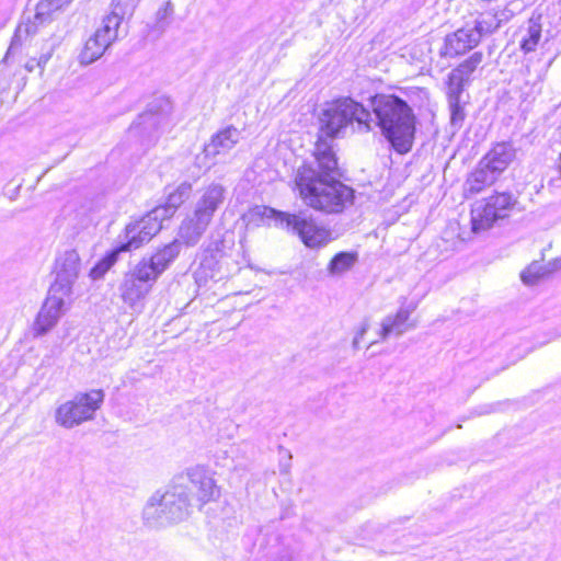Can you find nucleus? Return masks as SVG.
I'll return each instance as SVG.
<instances>
[{
  "instance_id": "1",
  "label": "nucleus",
  "mask_w": 561,
  "mask_h": 561,
  "mask_svg": "<svg viewBox=\"0 0 561 561\" xmlns=\"http://www.w3.org/2000/svg\"><path fill=\"white\" fill-rule=\"evenodd\" d=\"M314 162L299 167L295 185L306 205L328 214H339L354 202V191L336 179L337 159L331 141L319 137Z\"/></svg>"
},
{
  "instance_id": "2",
  "label": "nucleus",
  "mask_w": 561,
  "mask_h": 561,
  "mask_svg": "<svg viewBox=\"0 0 561 561\" xmlns=\"http://www.w3.org/2000/svg\"><path fill=\"white\" fill-rule=\"evenodd\" d=\"M375 119L382 136L398 153L412 149L415 135V115L410 105L393 94H376L370 99Z\"/></svg>"
},
{
  "instance_id": "3",
  "label": "nucleus",
  "mask_w": 561,
  "mask_h": 561,
  "mask_svg": "<svg viewBox=\"0 0 561 561\" xmlns=\"http://www.w3.org/2000/svg\"><path fill=\"white\" fill-rule=\"evenodd\" d=\"M193 503L185 484L176 479L163 492H154L142 511V518L152 528L165 527L186 519L192 513Z\"/></svg>"
},
{
  "instance_id": "4",
  "label": "nucleus",
  "mask_w": 561,
  "mask_h": 561,
  "mask_svg": "<svg viewBox=\"0 0 561 561\" xmlns=\"http://www.w3.org/2000/svg\"><path fill=\"white\" fill-rule=\"evenodd\" d=\"M227 193V188L217 182H211L198 191L192 215L182 221L179 229V237L187 247L198 243L215 214L225 204Z\"/></svg>"
},
{
  "instance_id": "5",
  "label": "nucleus",
  "mask_w": 561,
  "mask_h": 561,
  "mask_svg": "<svg viewBox=\"0 0 561 561\" xmlns=\"http://www.w3.org/2000/svg\"><path fill=\"white\" fill-rule=\"evenodd\" d=\"M319 123L320 133L331 140L342 136L350 126L359 133L373 129L371 113L351 98L328 103L319 116Z\"/></svg>"
},
{
  "instance_id": "6",
  "label": "nucleus",
  "mask_w": 561,
  "mask_h": 561,
  "mask_svg": "<svg viewBox=\"0 0 561 561\" xmlns=\"http://www.w3.org/2000/svg\"><path fill=\"white\" fill-rule=\"evenodd\" d=\"M262 216L273 218L276 226L297 234L310 249L325 247L333 240L332 231L306 211L290 214L264 207Z\"/></svg>"
},
{
  "instance_id": "7",
  "label": "nucleus",
  "mask_w": 561,
  "mask_h": 561,
  "mask_svg": "<svg viewBox=\"0 0 561 561\" xmlns=\"http://www.w3.org/2000/svg\"><path fill=\"white\" fill-rule=\"evenodd\" d=\"M104 391L101 389L78 392L71 400L57 407L55 422L59 426L70 430L93 420L104 401Z\"/></svg>"
},
{
  "instance_id": "8",
  "label": "nucleus",
  "mask_w": 561,
  "mask_h": 561,
  "mask_svg": "<svg viewBox=\"0 0 561 561\" xmlns=\"http://www.w3.org/2000/svg\"><path fill=\"white\" fill-rule=\"evenodd\" d=\"M121 1L122 0L112 1V12L103 18L95 33L85 42L79 55L82 65H90L98 60L117 38L118 27L125 14Z\"/></svg>"
},
{
  "instance_id": "9",
  "label": "nucleus",
  "mask_w": 561,
  "mask_h": 561,
  "mask_svg": "<svg viewBox=\"0 0 561 561\" xmlns=\"http://www.w3.org/2000/svg\"><path fill=\"white\" fill-rule=\"evenodd\" d=\"M517 201L511 193H496L476 202L471 208V231L482 233L493 225L508 217Z\"/></svg>"
},
{
  "instance_id": "10",
  "label": "nucleus",
  "mask_w": 561,
  "mask_h": 561,
  "mask_svg": "<svg viewBox=\"0 0 561 561\" xmlns=\"http://www.w3.org/2000/svg\"><path fill=\"white\" fill-rule=\"evenodd\" d=\"M175 479L179 483L185 484L191 502H195L199 510L207 503L216 501L220 495V490L211 472L203 466L187 468Z\"/></svg>"
},
{
  "instance_id": "11",
  "label": "nucleus",
  "mask_w": 561,
  "mask_h": 561,
  "mask_svg": "<svg viewBox=\"0 0 561 561\" xmlns=\"http://www.w3.org/2000/svg\"><path fill=\"white\" fill-rule=\"evenodd\" d=\"M69 3L70 0H41L36 5L34 21L22 22L18 25L7 54L3 57V62H9V59L20 51L23 43L36 33L38 24L47 21L53 13L64 9Z\"/></svg>"
},
{
  "instance_id": "12",
  "label": "nucleus",
  "mask_w": 561,
  "mask_h": 561,
  "mask_svg": "<svg viewBox=\"0 0 561 561\" xmlns=\"http://www.w3.org/2000/svg\"><path fill=\"white\" fill-rule=\"evenodd\" d=\"M159 210H150L139 220L129 222L119 236V250L130 252L148 243L162 228Z\"/></svg>"
},
{
  "instance_id": "13",
  "label": "nucleus",
  "mask_w": 561,
  "mask_h": 561,
  "mask_svg": "<svg viewBox=\"0 0 561 561\" xmlns=\"http://www.w3.org/2000/svg\"><path fill=\"white\" fill-rule=\"evenodd\" d=\"M157 279L148 272V267L139 262L128 272L119 286L121 298L131 309H140L146 296Z\"/></svg>"
},
{
  "instance_id": "14",
  "label": "nucleus",
  "mask_w": 561,
  "mask_h": 561,
  "mask_svg": "<svg viewBox=\"0 0 561 561\" xmlns=\"http://www.w3.org/2000/svg\"><path fill=\"white\" fill-rule=\"evenodd\" d=\"M69 298V295H62L61 293L54 291L53 288H49L48 296L33 324L35 336L46 334L57 324L67 308Z\"/></svg>"
},
{
  "instance_id": "15",
  "label": "nucleus",
  "mask_w": 561,
  "mask_h": 561,
  "mask_svg": "<svg viewBox=\"0 0 561 561\" xmlns=\"http://www.w3.org/2000/svg\"><path fill=\"white\" fill-rule=\"evenodd\" d=\"M80 271V257L76 250H67L56 260V279L50 286L54 291L62 295L72 294V285L78 278Z\"/></svg>"
},
{
  "instance_id": "16",
  "label": "nucleus",
  "mask_w": 561,
  "mask_h": 561,
  "mask_svg": "<svg viewBox=\"0 0 561 561\" xmlns=\"http://www.w3.org/2000/svg\"><path fill=\"white\" fill-rule=\"evenodd\" d=\"M481 39L472 27H461L445 37L440 55L457 57L477 47Z\"/></svg>"
},
{
  "instance_id": "17",
  "label": "nucleus",
  "mask_w": 561,
  "mask_h": 561,
  "mask_svg": "<svg viewBox=\"0 0 561 561\" xmlns=\"http://www.w3.org/2000/svg\"><path fill=\"white\" fill-rule=\"evenodd\" d=\"M182 243L184 242L179 237V239H175L169 244L159 249L149 259H142L141 261H139V263L144 264L145 267H148L149 274H151L152 277L158 279L159 275H161L169 267V265L179 256Z\"/></svg>"
},
{
  "instance_id": "18",
  "label": "nucleus",
  "mask_w": 561,
  "mask_h": 561,
  "mask_svg": "<svg viewBox=\"0 0 561 561\" xmlns=\"http://www.w3.org/2000/svg\"><path fill=\"white\" fill-rule=\"evenodd\" d=\"M414 309L415 306L401 307L394 316L383 318L379 332L380 339L385 341L390 335L400 336L409 329L414 328V324L408 322Z\"/></svg>"
},
{
  "instance_id": "19",
  "label": "nucleus",
  "mask_w": 561,
  "mask_h": 561,
  "mask_svg": "<svg viewBox=\"0 0 561 561\" xmlns=\"http://www.w3.org/2000/svg\"><path fill=\"white\" fill-rule=\"evenodd\" d=\"M240 135V130L233 126L224 128L214 135L210 141L205 145V156L215 158L218 154L227 153L238 144Z\"/></svg>"
},
{
  "instance_id": "20",
  "label": "nucleus",
  "mask_w": 561,
  "mask_h": 561,
  "mask_svg": "<svg viewBox=\"0 0 561 561\" xmlns=\"http://www.w3.org/2000/svg\"><path fill=\"white\" fill-rule=\"evenodd\" d=\"M515 156L516 151L512 144L499 142L481 160L483 165L500 175L515 159Z\"/></svg>"
},
{
  "instance_id": "21",
  "label": "nucleus",
  "mask_w": 561,
  "mask_h": 561,
  "mask_svg": "<svg viewBox=\"0 0 561 561\" xmlns=\"http://www.w3.org/2000/svg\"><path fill=\"white\" fill-rule=\"evenodd\" d=\"M497 176L493 170L483 165V161L480 160L478 167L468 175L465 182V192L471 195L478 194L486 186L492 185Z\"/></svg>"
},
{
  "instance_id": "22",
  "label": "nucleus",
  "mask_w": 561,
  "mask_h": 561,
  "mask_svg": "<svg viewBox=\"0 0 561 561\" xmlns=\"http://www.w3.org/2000/svg\"><path fill=\"white\" fill-rule=\"evenodd\" d=\"M191 193L192 184L183 182L169 193L164 205L157 206L152 210H159V217L164 221L175 214L176 209L190 197Z\"/></svg>"
},
{
  "instance_id": "23",
  "label": "nucleus",
  "mask_w": 561,
  "mask_h": 561,
  "mask_svg": "<svg viewBox=\"0 0 561 561\" xmlns=\"http://www.w3.org/2000/svg\"><path fill=\"white\" fill-rule=\"evenodd\" d=\"M540 15L531 16L528 20L525 34L523 35L519 47L524 54H529L536 50L541 38L542 25L540 23Z\"/></svg>"
},
{
  "instance_id": "24",
  "label": "nucleus",
  "mask_w": 561,
  "mask_h": 561,
  "mask_svg": "<svg viewBox=\"0 0 561 561\" xmlns=\"http://www.w3.org/2000/svg\"><path fill=\"white\" fill-rule=\"evenodd\" d=\"M357 261L358 254L356 252H340L329 262L328 274L330 276H341L352 270Z\"/></svg>"
},
{
  "instance_id": "25",
  "label": "nucleus",
  "mask_w": 561,
  "mask_h": 561,
  "mask_svg": "<svg viewBox=\"0 0 561 561\" xmlns=\"http://www.w3.org/2000/svg\"><path fill=\"white\" fill-rule=\"evenodd\" d=\"M472 28L478 33L479 38L482 39V37L495 33L500 26L492 11H486L478 14Z\"/></svg>"
},
{
  "instance_id": "26",
  "label": "nucleus",
  "mask_w": 561,
  "mask_h": 561,
  "mask_svg": "<svg viewBox=\"0 0 561 561\" xmlns=\"http://www.w3.org/2000/svg\"><path fill=\"white\" fill-rule=\"evenodd\" d=\"M123 250L117 245L114 250L107 253L90 272L93 279L101 278L117 261V257Z\"/></svg>"
},
{
  "instance_id": "27",
  "label": "nucleus",
  "mask_w": 561,
  "mask_h": 561,
  "mask_svg": "<svg viewBox=\"0 0 561 561\" xmlns=\"http://www.w3.org/2000/svg\"><path fill=\"white\" fill-rule=\"evenodd\" d=\"M123 250L117 245L114 250L107 253L90 272L93 279L101 278L117 261V257Z\"/></svg>"
},
{
  "instance_id": "28",
  "label": "nucleus",
  "mask_w": 561,
  "mask_h": 561,
  "mask_svg": "<svg viewBox=\"0 0 561 561\" xmlns=\"http://www.w3.org/2000/svg\"><path fill=\"white\" fill-rule=\"evenodd\" d=\"M483 55L480 51L473 53L469 58H467L463 62H461L456 69L451 72L462 77L466 80H469L471 73L478 68V66L482 62Z\"/></svg>"
},
{
  "instance_id": "29",
  "label": "nucleus",
  "mask_w": 561,
  "mask_h": 561,
  "mask_svg": "<svg viewBox=\"0 0 561 561\" xmlns=\"http://www.w3.org/2000/svg\"><path fill=\"white\" fill-rule=\"evenodd\" d=\"M161 117L153 113L151 110L141 114L136 123L130 126V133L137 134L142 130H147L152 127H157L160 124Z\"/></svg>"
},
{
  "instance_id": "30",
  "label": "nucleus",
  "mask_w": 561,
  "mask_h": 561,
  "mask_svg": "<svg viewBox=\"0 0 561 561\" xmlns=\"http://www.w3.org/2000/svg\"><path fill=\"white\" fill-rule=\"evenodd\" d=\"M468 82V80L463 79L462 77L450 72L448 76V102L451 101H460V95L463 91L465 83Z\"/></svg>"
},
{
  "instance_id": "31",
  "label": "nucleus",
  "mask_w": 561,
  "mask_h": 561,
  "mask_svg": "<svg viewBox=\"0 0 561 561\" xmlns=\"http://www.w3.org/2000/svg\"><path fill=\"white\" fill-rule=\"evenodd\" d=\"M546 273V268L539 262H534L522 272L520 278L526 285H535Z\"/></svg>"
},
{
  "instance_id": "32",
  "label": "nucleus",
  "mask_w": 561,
  "mask_h": 561,
  "mask_svg": "<svg viewBox=\"0 0 561 561\" xmlns=\"http://www.w3.org/2000/svg\"><path fill=\"white\" fill-rule=\"evenodd\" d=\"M173 8L170 2H167L156 13V24L153 26L158 35L162 34L168 26V18L172 14Z\"/></svg>"
},
{
  "instance_id": "33",
  "label": "nucleus",
  "mask_w": 561,
  "mask_h": 561,
  "mask_svg": "<svg viewBox=\"0 0 561 561\" xmlns=\"http://www.w3.org/2000/svg\"><path fill=\"white\" fill-rule=\"evenodd\" d=\"M55 49V44L49 45L45 51L39 56L38 60L31 59L25 64V69L28 72H32L35 68V66L44 69L45 65L48 62V60L51 58L53 53Z\"/></svg>"
},
{
  "instance_id": "34",
  "label": "nucleus",
  "mask_w": 561,
  "mask_h": 561,
  "mask_svg": "<svg viewBox=\"0 0 561 561\" xmlns=\"http://www.w3.org/2000/svg\"><path fill=\"white\" fill-rule=\"evenodd\" d=\"M449 108L451 125L460 127L466 117L463 106L460 104V101L455 100L449 102Z\"/></svg>"
},
{
  "instance_id": "35",
  "label": "nucleus",
  "mask_w": 561,
  "mask_h": 561,
  "mask_svg": "<svg viewBox=\"0 0 561 561\" xmlns=\"http://www.w3.org/2000/svg\"><path fill=\"white\" fill-rule=\"evenodd\" d=\"M206 253H208L214 260H218L224 255L225 252V241L220 239H216L206 248Z\"/></svg>"
},
{
  "instance_id": "36",
  "label": "nucleus",
  "mask_w": 561,
  "mask_h": 561,
  "mask_svg": "<svg viewBox=\"0 0 561 561\" xmlns=\"http://www.w3.org/2000/svg\"><path fill=\"white\" fill-rule=\"evenodd\" d=\"M491 11L493 15L496 16V22H499L500 27L502 26V24L507 23L514 16V12L508 7H504L502 9H494Z\"/></svg>"
},
{
  "instance_id": "37",
  "label": "nucleus",
  "mask_w": 561,
  "mask_h": 561,
  "mask_svg": "<svg viewBox=\"0 0 561 561\" xmlns=\"http://www.w3.org/2000/svg\"><path fill=\"white\" fill-rule=\"evenodd\" d=\"M367 331H368V324L364 323L355 336H358V340L360 341Z\"/></svg>"
},
{
  "instance_id": "38",
  "label": "nucleus",
  "mask_w": 561,
  "mask_h": 561,
  "mask_svg": "<svg viewBox=\"0 0 561 561\" xmlns=\"http://www.w3.org/2000/svg\"><path fill=\"white\" fill-rule=\"evenodd\" d=\"M553 267L552 270H560L561 268V256L560 257H557L553 262Z\"/></svg>"
},
{
  "instance_id": "39",
  "label": "nucleus",
  "mask_w": 561,
  "mask_h": 561,
  "mask_svg": "<svg viewBox=\"0 0 561 561\" xmlns=\"http://www.w3.org/2000/svg\"><path fill=\"white\" fill-rule=\"evenodd\" d=\"M358 344H359L358 336H355V337H354V340H353V346H354L355 348H357V347H358Z\"/></svg>"
},
{
  "instance_id": "40",
  "label": "nucleus",
  "mask_w": 561,
  "mask_h": 561,
  "mask_svg": "<svg viewBox=\"0 0 561 561\" xmlns=\"http://www.w3.org/2000/svg\"><path fill=\"white\" fill-rule=\"evenodd\" d=\"M133 4H136L139 0H130Z\"/></svg>"
},
{
  "instance_id": "41",
  "label": "nucleus",
  "mask_w": 561,
  "mask_h": 561,
  "mask_svg": "<svg viewBox=\"0 0 561 561\" xmlns=\"http://www.w3.org/2000/svg\"><path fill=\"white\" fill-rule=\"evenodd\" d=\"M282 472L288 473V470L287 469H283Z\"/></svg>"
}]
</instances>
